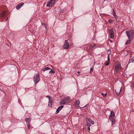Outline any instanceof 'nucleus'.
<instances>
[{
  "label": "nucleus",
  "instance_id": "obj_1",
  "mask_svg": "<svg viewBox=\"0 0 134 134\" xmlns=\"http://www.w3.org/2000/svg\"><path fill=\"white\" fill-rule=\"evenodd\" d=\"M110 121L112 122V124L113 125H114L116 122L115 114L114 112L113 111H110L109 119L108 120V122H110Z\"/></svg>",
  "mask_w": 134,
  "mask_h": 134
},
{
  "label": "nucleus",
  "instance_id": "obj_2",
  "mask_svg": "<svg viewBox=\"0 0 134 134\" xmlns=\"http://www.w3.org/2000/svg\"><path fill=\"white\" fill-rule=\"evenodd\" d=\"M40 77L39 74H36L34 76V81L35 84H37L40 81Z\"/></svg>",
  "mask_w": 134,
  "mask_h": 134
},
{
  "label": "nucleus",
  "instance_id": "obj_3",
  "mask_svg": "<svg viewBox=\"0 0 134 134\" xmlns=\"http://www.w3.org/2000/svg\"><path fill=\"white\" fill-rule=\"evenodd\" d=\"M55 0H50V1L48 2L46 5L47 7H51L53 5L55 4Z\"/></svg>",
  "mask_w": 134,
  "mask_h": 134
},
{
  "label": "nucleus",
  "instance_id": "obj_4",
  "mask_svg": "<svg viewBox=\"0 0 134 134\" xmlns=\"http://www.w3.org/2000/svg\"><path fill=\"white\" fill-rule=\"evenodd\" d=\"M63 48L66 49H68L69 47V44L67 40L65 41L64 44L63 45Z\"/></svg>",
  "mask_w": 134,
  "mask_h": 134
},
{
  "label": "nucleus",
  "instance_id": "obj_5",
  "mask_svg": "<svg viewBox=\"0 0 134 134\" xmlns=\"http://www.w3.org/2000/svg\"><path fill=\"white\" fill-rule=\"evenodd\" d=\"M86 122L87 124V123H90V125H93L94 124L93 121L90 118H86Z\"/></svg>",
  "mask_w": 134,
  "mask_h": 134
},
{
  "label": "nucleus",
  "instance_id": "obj_6",
  "mask_svg": "<svg viewBox=\"0 0 134 134\" xmlns=\"http://www.w3.org/2000/svg\"><path fill=\"white\" fill-rule=\"evenodd\" d=\"M67 98H66L65 99H62L60 102V105H63L65 104L66 102H68Z\"/></svg>",
  "mask_w": 134,
  "mask_h": 134
},
{
  "label": "nucleus",
  "instance_id": "obj_7",
  "mask_svg": "<svg viewBox=\"0 0 134 134\" xmlns=\"http://www.w3.org/2000/svg\"><path fill=\"white\" fill-rule=\"evenodd\" d=\"M108 56L107 57L108 58V62H105V64L106 66H107L108 65L110 64V53H108Z\"/></svg>",
  "mask_w": 134,
  "mask_h": 134
},
{
  "label": "nucleus",
  "instance_id": "obj_8",
  "mask_svg": "<svg viewBox=\"0 0 134 134\" xmlns=\"http://www.w3.org/2000/svg\"><path fill=\"white\" fill-rule=\"evenodd\" d=\"M127 36L129 39L130 40L132 39L134 37V34H127Z\"/></svg>",
  "mask_w": 134,
  "mask_h": 134
},
{
  "label": "nucleus",
  "instance_id": "obj_9",
  "mask_svg": "<svg viewBox=\"0 0 134 134\" xmlns=\"http://www.w3.org/2000/svg\"><path fill=\"white\" fill-rule=\"evenodd\" d=\"M24 4V3H20L17 6H16V9H19Z\"/></svg>",
  "mask_w": 134,
  "mask_h": 134
},
{
  "label": "nucleus",
  "instance_id": "obj_10",
  "mask_svg": "<svg viewBox=\"0 0 134 134\" xmlns=\"http://www.w3.org/2000/svg\"><path fill=\"white\" fill-rule=\"evenodd\" d=\"M63 105H61L58 107L56 111V114H57L58 113L59 111L63 108Z\"/></svg>",
  "mask_w": 134,
  "mask_h": 134
},
{
  "label": "nucleus",
  "instance_id": "obj_11",
  "mask_svg": "<svg viewBox=\"0 0 134 134\" xmlns=\"http://www.w3.org/2000/svg\"><path fill=\"white\" fill-rule=\"evenodd\" d=\"M120 65L119 63H116L115 65L116 69L118 70L120 68Z\"/></svg>",
  "mask_w": 134,
  "mask_h": 134
},
{
  "label": "nucleus",
  "instance_id": "obj_12",
  "mask_svg": "<svg viewBox=\"0 0 134 134\" xmlns=\"http://www.w3.org/2000/svg\"><path fill=\"white\" fill-rule=\"evenodd\" d=\"M53 103V101L51 98H49V99L48 104V106H50L51 107H52V103Z\"/></svg>",
  "mask_w": 134,
  "mask_h": 134
},
{
  "label": "nucleus",
  "instance_id": "obj_13",
  "mask_svg": "<svg viewBox=\"0 0 134 134\" xmlns=\"http://www.w3.org/2000/svg\"><path fill=\"white\" fill-rule=\"evenodd\" d=\"M80 103V102L79 100H77L76 101V106L77 107H80L79 104Z\"/></svg>",
  "mask_w": 134,
  "mask_h": 134
},
{
  "label": "nucleus",
  "instance_id": "obj_14",
  "mask_svg": "<svg viewBox=\"0 0 134 134\" xmlns=\"http://www.w3.org/2000/svg\"><path fill=\"white\" fill-rule=\"evenodd\" d=\"M122 87H121L120 88H119V91H118V92H117L118 90H115V92L116 93V94L118 95H119L120 94V93L121 91Z\"/></svg>",
  "mask_w": 134,
  "mask_h": 134
},
{
  "label": "nucleus",
  "instance_id": "obj_15",
  "mask_svg": "<svg viewBox=\"0 0 134 134\" xmlns=\"http://www.w3.org/2000/svg\"><path fill=\"white\" fill-rule=\"evenodd\" d=\"M51 70V69L49 68L48 67H45L42 70V71H44L46 70Z\"/></svg>",
  "mask_w": 134,
  "mask_h": 134
},
{
  "label": "nucleus",
  "instance_id": "obj_16",
  "mask_svg": "<svg viewBox=\"0 0 134 134\" xmlns=\"http://www.w3.org/2000/svg\"><path fill=\"white\" fill-rule=\"evenodd\" d=\"M126 34H134V32L133 30H132L129 31H126Z\"/></svg>",
  "mask_w": 134,
  "mask_h": 134
},
{
  "label": "nucleus",
  "instance_id": "obj_17",
  "mask_svg": "<svg viewBox=\"0 0 134 134\" xmlns=\"http://www.w3.org/2000/svg\"><path fill=\"white\" fill-rule=\"evenodd\" d=\"M86 126L88 127V131L89 132L90 131V127L91 126V125H90V123H87V124H86Z\"/></svg>",
  "mask_w": 134,
  "mask_h": 134
},
{
  "label": "nucleus",
  "instance_id": "obj_18",
  "mask_svg": "<svg viewBox=\"0 0 134 134\" xmlns=\"http://www.w3.org/2000/svg\"><path fill=\"white\" fill-rule=\"evenodd\" d=\"M25 120L26 122H28V123H29V122L30 121L31 119L29 118H26L25 119Z\"/></svg>",
  "mask_w": 134,
  "mask_h": 134
},
{
  "label": "nucleus",
  "instance_id": "obj_19",
  "mask_svg": "<svg viewBox=\"0 0 134 134\" xmlns=\"http://www.w3.org/2000/svg\"><path fill=\"white\" fill-rule=\"evenodd\" d=\"M131 62H134V57H133L131 59L129 60V63H130Z\"/></svg>",
  "mask_w": 134,
  "mask_h": 134
},
{
  "label": "nucleus",
  "instance_id": "obj_20",
  "mask_svg": "<svg viewBox=\"0 0 134 134\" xmlns=\"http://www.w3.org/2000/svg\"><path fill=\"white\" fill-rule=\"evenodd\" d=\"M108 32L109 34H114L113 31L112 29L109 30Z\"/></svg>",
  "mask_w": 134,
  "mask_h": 134
},
{
  "label": "nucleus",
  "instance_id": "obj_21",
  "mask_svg": "<svg viewBox=\"0 0 134 134\" xmlns=\"http://www.w3.org/2000/svg\"><path fill=\"white\" fill-rule=\"evenodd\" d=\"M130 40L128 39L127 40V41L126 42L125 44L127 45L129 44V43H130Z\"/></svg>",
  "mask_w": 134,
  "mask_h": 134
},
{
  "label": "nucleus",
  "instance_id": "obj_22",
  "mask_svg": "<svg viewBox=\"0 0 134 134\" xmlns=\"http://www.w3.org/2000/svg\"><path fill=\"white\" fill-rule=\"evenodd\" d=\"M49 73L50 74H54L55 73V71H54L51 70H50L49 71Z\"/></svg>",
  "mask_w": 134,
  "mask_h": 134
},
{
  "label": "nucleus",
  "instance_id": "obj_23",
  "mask_svg": "<svg viewBox=\"0 0 134 134\" xmlns=\"http://www.w3.org/2000/svg\"><path fill=\"white\" fill-rule=\"evenodd\" d=\"M114 34H110L109 37L111 38H113L114 37Z\"/></svg>",
  "mask_w": 134,
  "mask_h": 134
},
{
  "label": "nucleus",
  "instance_id": "obj_24",
  "mask_svg": "<svg viewBox=\"0 0 134 134\" xmlns=\"http://www.w3.org/2000/svg\"><path fill=\"white\" fill-rule=\"evenodd\" d=\"M5 14V12L3 11L1 13V15L2 16H3Z\"/></svg>",
  "mask_w": 134,
  "mask_h": 134
},
{
  "label": "nucleus",
  "instance_id": "obj_25",
  "mask_svg": "<svg viewBox=\"0 0 134 134\" xmlns=\"http://www.w3.org/2000/svg\"><path fill=\"white\" fill-rule=\"evenodd\" d=\"M101 94L103 97H105L106 96L107 94V93H106L105 94H104L103 93H102Z\"/></svg>",
  "mask_w": 134,
  "mask_h": 134
},
{
  "label": "nucleus",
  "instance_id": "obj_26",
  "mask_svg": "<svg viewBox=\"0 0 134 134\" xmlns=\"http://www.w3.org/2000/svg\"><path fill=\"white\" fill-rule=\"evenodd\" d=\"M113 15L114 16H116V15L115 12H114V9H113Z\"/></svg>",
  "mask_w": 134,
  "mask_h": 134
},
{
  "label": "nucleus",
  "instance_id": "obj_27",
  "mask_svg": "<svg viewBox=\"0 0 134 134\" xmlns=\"http://www.w3.org/2000/svg\"><path fill=\"white\" fill-rule=\"evenodd\" d=\"M108 22L110 23H113V21L111 20H108Z\"/></svg>",
  "mask_w": 134,
  "mask_h": 134
},
{
  "label": "nucleus",
  "instance_id": "obj_28",
  "mask_svg": "<svg viewBox=\"0 0 134 134\" xmlns=\"http://www.w3.org/2000/svg\"><path fill=\"white\" fill-rule=\"evenodd\" d=\"M96 47V44H94L93 46H92L91 47L92 49L93 48H95Z\"/></svg>",
  "mask_w": 134,
  "mask_h": 134
},
{
  "label": "nucleus",
  "instance_id": "obj_29",
  "mask_svg": "<svg viewBox=\"0 0 134 134\" xmlns=\"http://www.w3.org/2000/svg\"><path fill=\"white\" fill-rule=\"evenodd\" d=\"M93 70V68H91L90 69V73H91Z\"/></svg>",
  "mask_w": 134,
  "mask_h": 134
},
{
  "label": "nucleus",
  "instance_id": "obj_30",
  "mask_svg": "<svg viewBox=\"0 0 134 134\" xmlns=\"http://www.w3.org/2000/svg\"><path fill=\"white\" fill-rule=\"evenodd\" d=\"M27 127L29 129H30V125L29 123H28L27 124Z\"/></svg>",
  "mask_w": 134,
  "mask_h": 134
},
{
  "label": "nucleus",
  "instance_id": "obj_31",
  "mask_svg": "<svg viewBox=\"0 0 134 134\" xmlns=\"http://www.w3.org/2000/svg\"><path fill=\"white\" fill-rule=\"evenodd\" d=\"M46 97L47 98H48L49 99V98H50V97L49 96H48V95L47 96H46Z\"/></svg>",
  "mask_w": 134,
  "mask_h": 134
},
{
  "label": "nucleus",
  "instance_id": "obj_32",
  "mask_svg": "<svg viewBox=\"0 0 134 134\" xmlns=\"http://www.w3.org/2000/svg\"><path fill=\"white\" fill-rule=\"evenodd\" d=\"M42 25H43L44 27H45L46 28V27L45 26L46 25V24H43V23H42Z\"/></svg>",
  "mask_w": 134,
  "mask_h": 134
},
{
  "label": "nucleus",
  "instance_id": "obj_33",
  "mask_svg": "<svg viewBox=\"0 0 134 134\" xmlns=\"http://www.w3.org/2000/svg\"><path fill=\"white\" fill-rule=\"evenodd\" d=\"M114 17L115 18V19L116 20V21L117 20V16L116 15V16H114Z\"/></svg>",
  "mask_w": 134,
  "mask_h": 134
},
{
  "label": "nucleus",
  "instance_id": "obj_34",
  "mask_svg": "<svg viewBox=\"0 0 134 134\" xmlns=\"http://www.w3.org/2000/svg\"><path fill=\"white\" fill-rule=\"evenodd\" d=\"M67 99H68V100H70V97L67 98Z\"/></svg>",
  "mask_w": 134,
  "mask_h": 134
},
{
  "label": "nucleus",
  "instance_id": "obj_35",
  "mask_svg": "<svg viewBox=\"0 0 134 134\" xmlns=\"http://www.w3.org/2000/svg\"><path fill=\"white\" fill-rule=\"evenodd\" d=\"M77 73L78 74H79L80 73V71H78Z\"/></svg>",
  "mask_w": 134,
  "mask_h": 134
},
{
  "label": "nucleus",
  "instance_id": "obj_36",
  "mask_svg": "<svg viewBox=\"0 0 134 134\" xmlns=\"http://www.w3.org/2000/svg\"><path fill=\"white\" fill-rule=\"evenodd\" d=\"M86 105H85V106H84L83 107H82V108H84V107H86Z\"/></svg>",
  "mask_w": 134,
  "mask_h": 134
},
{
  "label": "nucleus",
  "instance_id": "obj_37",
  "mask_svg": "<svg viewBox=\"0 0 134 134\" xmlns=\"http://www.w3.org/2000/svg\"><path fill=\"white\" fill-rule=\"evenodd\" d=\"M109 51V50L108 49V51Z\"/></svg>",
  "mask_w": 134,
  "mask_h": 134
}]
</instances>
